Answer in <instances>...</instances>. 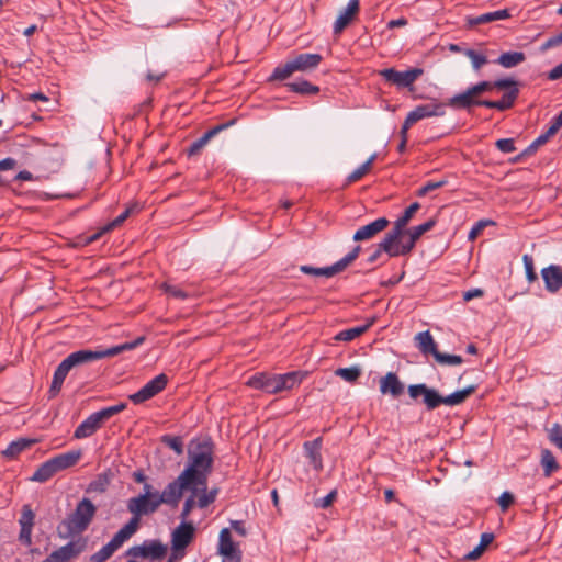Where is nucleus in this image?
Segmentation results:
<instances>
[{
	"instance_id": "1",
	"label": "nucleus",
	"mask_w": 562,
	"mask_h": 562,
	"mask_svg": "<svg viewBox=\"0 0 562 562\" xmlns=\"http://www.w3.org/2000/svg\"><path fill=\"white\" fill-rule=\"evenodd\" d=\"M145 340L144 336L137 337L133 341L116 345L106 349L89 350L81 349L68 355L56 368L50 387L48 390V398H54L60 392L63 383L67 374L75 368L86 363L97 361L103 358H110L120 355L123 351L132 350L140 346Z\"/></svg>"
},
{
	"instance_id": "2",
	"label": "nucleus",
	"mask_w": 562,
	"mask_h": 562,
	"mask_svg": "<svg viewBox=\"0 0 562 562\" xmlns=\"http://www.w3.org/2000/svg\"><path fill=\"white\" fill-rule=\"evenodd\" d=\"M475 385H469L463 390H459L450 395L443 396L436 389L429 387L425 383H419L408 385L407 393L414 401L422 397V403L426 406V409L434 411L440 405L456 406L463 403L475 392Z\"/></svg>"
},
{
	"instance_id": "3",
	"label": "nucleus",
	"mask_w": 562,
	"mask_h": 562,
	"mask_svg": "<svg viewBox=\"0 0 562 562\" xmlns=\"http://www.w3.org/2000/svg\"><path fill=\"white\" fill-rule=\"evenodd\" d=\"M213 468V451L209 442L198 446V451L190 452L189 463L181 472L195 486L207 488V479Z\"/></svg>"
},
{
	"instance_id": "4",
	"label": "nucleus",
	"mask_w": 562,
	"mask_h": 562,
	"mask_svg": "<svg viewBox=\"0 0 562 562\" xmlns=\"http://www.w3.org/2000/svg\"><path fill=\"white\" fill-rule=\"evenodd\" d=\"M306 376L305 372L292 371L284 374L256 373L247 381V385L269 394H277L297 386Z\"/></svg>"
},
{
	"instance_id": "5",
	"label": "nucleus",
	"mask_w": 562,
	"mask_h": 562,
	"mask_svg": "<svg viewBox=\"0 0 562 562\" xmlns=\"http://www.w3.org/2000/svg\"><path fill=\"white\" fill-rule=\"evenodd\" d=\"M95 513V505L89 498H82L75 510L58 526L59 536L68 538L83 532L91 524Z\"/></svg>"
},
{
	"instance_id": "6",
	"label": "nucleus",
	"mask_w": 562,
	"mask_h": 562,
	"mask_svg": "<svg viewBox=\"0 0 562 562\" xmlns=\"http://www.w3.org/2000/svg\"><path fill=\"white\" fill-rule=\"evenodd\" d=\"M323 60L319 54L302 53L289 59L286 63L281 64L274 68L270 81H282L291 77L294 72H307L316 69Z\"/></svg>"
},
{
	"instance_id": "7",
	"label": "nucleus",
	"mask_w": 562,
	"mask_h": 562,
	"mask_svg": "<svg viewBox=\"0 0 562 562\" xmlns=\"http://www.w3.org/2000/svg\"><path fill=\"white\" fill-rule=\"evenodd\" d=\"M160 505L158 495L148 497L146 494H139L138 496L130 498L126 506L127 510L132 514V517L127 524L122 527V529L132 537L139 527L140 517L156 513Z\"/></svg>"
},
{
	"instance_id": "8",
	"label": "nucleus",
	"mask_w": 562,
	"mask_h": 562,
	"mask_svg": "<svg viewBox=\"0 0 562 562\" xmlns=\"http://www.w3.org/2000/svg\"><path fill=\"white\" fill-rule=\"evenodd\" d=\"M81 452L68 451L57 454L43 462L30 477L33 482L44 483L52 479L57 472L74 467L80 459Z\"/></svg>"
},
{
	"instance_id": "9",
	"label": "nucleus",
	"mask_w": 562,
	"mask_h": 562,
	"mask_svg": "<svg viewBox=\"0 0 562 562\" xmlns=\"http://www.w3.org/2000/svg\"><path fill=\"white\" fill-rule=\"evenodd\" d=\"M495 89L493 81L483 80L473 86L468 87L464 91L451 97L448 100L450 108L454 110L470 111L473 106H482L483 100L480 95L484 92Z\"/></svg>"
},
{
	"instance_id": "10",
	"label": "nucleus",
	"mask_w": 562,
	"mask_h": 562,
	"mask_svg": "<svg viewBox=\"0 0 562 562\" xmlns=\"http://www.w3.org/2000/svg\"><path fill=\"white\" fill-rule=\"evenodd\" d=\"M126 406V403H119L92 413L76 428L74 437L82 439L92 436L104 422L123 412Z\"/></svg>"
},
{
	"instance_id": "11",
	"label": "nucleus",
	"mask_w": 562,
	"mask_h": 562,
	"mask_svg": "<svg viewBox=\"0 0 562 562\" xmlns=\"http://www.w3.org/2000/svg\"><path fill=\"white\" fill-rule=\"evenodd\" d=\"M189 492L190 495L186 498L180 514L182 521L187 520L195 506L199 508H205L211 505L216 499L218 490H207L203 486L193 485Z\"/></svg>"
},
{
	"instance_id": "12",
	"label": "nucleus",
	"mask_w": 562,
	"mask_h": 562,
	"mask_svg": "<svg viewBox=\"0 0 562 562\" xmlns=\"http://www.w3.org/2000/svg\"><path fill=\"white\" fill-rule=\"evenodd\" d=\"M360 251L361 247L358 245L355 246L344 258L329 267L315 268L312 266L303 265L300 267V271L305 274L331 278L335 274L344 271L351 262H353L358 258Z\"/></svg>"
},
{
	"instance_id": "13",
	"label": "nucleus",
	"mask_w": 562,
	"mask_h": 562,
	"mask_svg": "<svg viewBox=\"0 0 562 562\" xmlns=\"http://www.w3.org/2000/svg\"><path fill=\"white\" fill-rule=\"evenodd\" d=\"M449 106L448 102L442 103L436 100H432L429 103L419 104L414 110H412L405 121H404V131L409 130V127L417 123L420 120L432 117V116H443L446 114V108Z\"/></svg>"
},
{
	"instance_id": "14",
	"label": "nucleus",
	"mask_w": 562,
	"mask_h": 562,
	"mask_svg": "<svg viewBox=\"0 0 562 562\" xmlns=\"http://www.w3.org/2000/svg\"><path fill=\"white\" fill-rule=\"evenodd\" d=\"M193 484L180 473L176 480L168 483L158 498L160 504L168 505L172 508L177 507L184 491H190Z\"/></svg>"
},
{
	"instance_id": "15",
	"label": "nucleus",
	"mask_w": 562,
	"mask_h": 562,
	"mask_svg": "<svg viewBox=\"0 0 562 562\" xmlns=\"http://www.w3.org/2000/svg\"><path fill=\"white\" fill-rule=\"evenodd\" d=\"M422 68H411L405 71H398L394 68H385L379 71V75L391 85L396 86L398 89L408 88L413 89V83L423 75Z\"/></svg>"
},
{
	"instance_id": "16",
	"label": "nucleus",
	"mask_w": 562,
	"mask_h": 562,
	"mask_svg": "<svg viewBox=\"0 0 562 562\" xmlns=\"http://www.w3.org/2000/svg\"><path fill=\"white\" fill-rule=\"evenodd\" d=\"M168 383V376L165 373L156 375L148 381L139 391L128 396L135 405L142 404L165 390Z\"/></svg>"
},
{
	"instance_id": "17",
	"label": "nucleus",
	"mask_w": 562,
	"mask_h": 562,
	"mask_svg": "<svg viewBox=\"0 0 562 562\" xmlns=\"http://www.w3.org/2000/svg\"><path fill=\"white\" fill-rule=\"evenodd\" d=\"M167 547L159 540H146L139 546L131 547L126 554L133 558L159 560L165 557Z\"/></svg>"
},
{
	"instance_id": "18",
	"label": "nucleus",
	"mask_w": 562,
	"mask_h": 562,
	"mask_svg": "<svg viewBox=\"0 0 562 562\" xmlns=\"http://www.w3.org/2000/svg\"><path fill=\"white\" fill-rule=\"evenodd\" d=\"M406 224L398 218L394 222L391 231H389L382 239V248L386 249L389 257L402 256L400 240L403 235H407Z\"/></svg>"
},
{
	"instance_id": "19",
	"label": "nucleus",
	"mask_w": 562,
	"mask_h": 562,
	"mask_svg": "<svg viewBox=\"0 0 562 562\" xmlns=\"http://www.w3.org/2000/svg\"><path fill=\"white\" fill-rule=\"evenodd\" d=\"M130 538L131 536L124 529L121 528L105 546H103L99 551L90 555L89 561H108Z\"/></svg>"
},
{
	"instance_id": "20",
	"label": "nucleus",
	"mask_w": 562,
	"mask_h": 562,
	"mask_svg": "<svg viewBox=\"0 0 562 562\" xmlns=\"http://www.w3.org/2000/svg\"><path fill=\"white\" fill-rule=\"evenodd\" d=\"M86 548L85 540L70 541L53 551L43 562H68L77 558Z\"/></svg>"
},
{
	"instance_id": "21",
	"label": "nucleus",
	"mask_w": 562,
	"mask_h": 562,
	"mask_svg": "<svg viewBox=\"0 0 562 562\" xmlns=\"http://www.w3.org/2000/svg\"><path fill=\"white\" fill-rule=\"evenodd\" d=\"M218 553L223 555L222 562H240L241 551L232 540L231 531L224 528L220 532Z\"/></svg>"
},
{
	"instance_id": "22",
	"label": "nucleus",
	"mask_w": 562,
	"mask_h": 562,
	"mask_svg": "<svg viewBox=\"0 0 562 562\" xmlns=\"http://www.w3.org/2000/svg\"><path fill=\"white\" fill-rule=\"evenodd\" d=\"M194 536V526L190 522L182 521L171 535V546L173 552L184 550Z\"/></svg>"
},
{
	"instance_id": "23",
	"label": "nucleus",
	"mask_w": 562,
	"mask_h": 562,
	"mask_svg": "<svg viewBox=\"0 0 562 562\" xmlns=\"http://www.w3.org/2000/svg\"><path fill=\"white\" fill-rule=\"evenodd\" d=\"M236 122L235 119L218 124L212 128H210L207 132H205L200 138L195 139L191 143V145L187 149V154L189 157L196 156L200 154V151L205 147V145L212 139L214 136H216L220 132L228 128L229 126L234 125Z\"/></svg>"
},
{
	"instance_id": "24",
	"label": "nucleus",
	"mask_w": 562,
	"mask_h": 562,
	"mask_svg": "<svg viewBox=\"0 0 562 562\" xmlns=\"http://www.w3.org/2000/svg\"><path fill=\"white\" fill-rule=\"evenodd\" d=\"M435 225H436V220L435 218H430V220H428L427 222H425V223H423L420 225L413 226V227L408 228L407 229L408 240L401 244L402 256H405V255L409 254L414 249V247L416 245V241L425 233H427L430 229H432Z\"/></svg>"
},
{
	"instance_id": "25",
	"label": "nucleus",
	"mask_w": 562,
	"mask_h": 562,
	"mask_svg": "<svg viewBox=\"0 0 562 562\" xmlns=\"http://www.w3.org/2000/svg\"><path fill=\"white\" fill-rule=\"evenodd\" d=\"M389 225L390 221L386 217H379L375 221L371 222L370 224H367L357 229L356 233L353 234L352 239L355 241L372 239L379 233L384 231Z\"/></svg>"
},
{
	"instance_id": "26",
	"label": "nucleus",
	"mask_w": 562,
	"mask_h": 562,
	"mask_svg": "<svg viewBox=\"0 0 562 562\" xmlns=\"http://www.w3.org/2000/svg\"><path fill=\"white\" fill-rule=\"evenodd\" d=\"M541 277L544 282V288L550 293H557L562 289V267L558 265H550L541 269Z\"/></svg>"
},
{
	"instance_id": "27",
	"label": "nucleus",
	"mask_w": 562,
	"mask_h": 562,
	"mask_svg": "<svg viewBox=\"0 0 562 562\" xmlns=\"http://www.w3.org/2000/svg\"><path fill=\"white\" fill-rule=\"evenodd\" d=\"M359 9V0H350L334 23V34H340L358 14Z\"/></svg>"
},
{
	"instance_id": "28",
	"label": "nucleus",
	"mask_w": 562,
	"mask_h": 562,
	"mask_svg": "<svg viewBox=\"0 0 562 562\" xmlns=\"http://www.w3.org/2000/svg\"><path fill=\"white\" fill-rule=\"evenodd\" d=\"M380 392L382 394H390L396 398L403 394L404 384L396 373L389 372L380 380Z\"/></svg>"
},
{
	"instance_id": "29",
	"label": "nucleus",
	"mask_w": 562,
	"mask_h": 562,
	"mask_svg": "<svg viewBox=\"0 0 562 562\" xmlns=\"http://www.w3.org/2000/svg\"><path fill=\"white\" fill-rule=\"evenodd\" d=\"M322 441H323L322 438L318 437L314 440L306 441L303 445L306 457L310 460V464L316 471H321L323 469L322 454H321Z\"/></svg>"
},
{
	"instance_id": "30",
	"label": "nucleus",
	"mask_w": 562,
	"mask_h": 562,
	"mask_svg": "<svg viewBox=\"0 0 562 562\" xmlns=\"http://www.w3.org/2000/svg\"><path fill=\"white\" fill-rule=\"evenodd\" d=\"M518 95H519V89L513 88V89H509L508 91H506L503 94V97L501 98V100H497V101L490 100V101L483 102L482 106H485L488 109H496L498 111H505V110L510 109L514 105Z\"/></svg>"
},
{
	"instance_id": "31",
	"label": "nucleus",
	"mask_w": 562,
	"mask_h": 562,
	"mask_svg": "<svg viewBox=\"0 0 562 562\" xmlns=\"http://www.w3.org/2000/svg\"><path fill=\"white\" fill-rule=\"evenodd\" d=\"M509 16H510L509 11L507 9H504V10H497L494 12L483 13L477 16H468L467 23H468V26L474 27V26H477L481 24L492 23L494 21L505 20Z\"/></svg>"
},
{
	"instance_id": "32",
	"label": "nucleus",
	"mask_w": 562,
	"mask_h": 562,
	"mask_svg": "<svg viewBox=\"0 0 562 562\" xmlns=\"http://www.w3.org/2000/svg\"><path fill=\"white\" fill-rule=\"evenodd\" d=\"M415 340L417 342L418 349L424 355H429L430 353V355H432L435 357V353L438 351L437 344L435 342V340H434L431 334L429 333V330L418 333L415 336Z\"/></svg>"
},
{
	"instance_id": "33",
	"label": "nucleus",
	"mask_w": 562,
	"mask_h": 562,
	"mask_svg": "<svg viewBox=\"0 0 562 562\" xmlns=\"http://www.w3.org/2000/svg\"><path fill=\"white\" fill-rule=\"evenodd\" d=\"M526 60V55L522 52H506L502 53L495 60L496 64L503 68H514Z\"/></svg>"
},
{
	"instance_id": "34",
	"label": "nucleus",
	"mask_w": 562,
	"mask_h": 562,
	"mask_svg": "<svg viewBox=\"0 0 562 562\" xmlns=\"http://www.w3.org/2000/svg\"><path fill=\"white\" fill-rule=\"evenodd\" d=\"M373 322H374V319H371L364 325L341 330L335 335L334 340L351 341V340L356 339L357 337L361 336L362 334H364L373 325Z\"/></svg>"
},
{
	"instance_id": "35",
	"label": "nucleus",
	"mask_w": 562,
	"mask_h": 562,
	"mask_svg": "<svg viewBox=\"0 0 562 562\" xmlns=\"http://www.w3.org/2000/svg\"><path fill=\"white\" fill-rule=\"evenodd\" d=\"M290 91L302 94V95H314L319 92V87L311 83L305 79L296 80L286 83Z\"/></svg>"
},
{
	"instance_id": "36",
	"label": "nucleus",
	"mask_w": 562,
	"mask_h": 562,
	"mask_svg": "<svg viewBox=\"0 0 562 562\" xmlns=\"http://www.w3.org/2000/svg\"><path fill=\"white\" fill-rule=\"evenodd\" d=\"M33 443H35V440L33 439H25L21 438L15 441H12L7 449L3 451V454L7 458L13 459L16 456H19L22 451H24L26 448L31 447Z\"/></svg>"
},
{
	"instance_id": "37",
	"label": "nucleus",
	"mask_w": 562,
	"mask_h": 562,
	"mask_svg": "<svg viewBox=\"0 0 562 562\" xmlns=\"http://www.w3.org/2000/svg\"><path fill=\"white\" fill-rule=\"evenodd\" d=\"M376 159V154H372L367 161H364L361 166H359L356 170H353L346 179L345 186H349L358 180H360L363 176H366L372 168L373 161Z\"/></svg>"
},
{
	"instance_id": "38",
	"label": "nucleus",
	"mask_w": 562,
	"mask_h": 562,
	"mask_svg": "<svg viewBox=\"0 0 562 562\" xmlns=\"http://www.w3.org/2000/svg\"><path fill=\"white\" fill-rule=\"evenodd\" d=\"M540 462L543 468V474L547 477H549L554 471H557L559 469V464L555 460V457L548 449H543L541 451V461Z\"/></svg>"
},
{
	"instance_id": "39",
	"label": "nucleus",
	"mask_w": 562,
	"mask_h": 562,
	"mask_svg": "<svg viewBox=\"0 0 562 562\" xmlns=\"http://www.w3.org/2000/svg\"><path fill=\"white\" fill-rule=\"evenodd\" d=\"M463 54L471 60L474 70H480L484 65L487 64L486 56L474 49H463Z\"/></svg>"
},
{
	"instance_id": "40",
	"label": "nucleus",
	"mask_w": 562,
	"mask_h": 562,
	"mask_svg": "<svg viewBox=\"0 0 562 562\" xmlns=\"http://www.w3.org/2000/svg\"><path fill=\"white\" fill-rule=\"evenodd\" d=\"M337 376H340L347 382H355L360 375L361 370L359 367L339 368L335 371Z\"/></svg>"
},
{
	"instance_id": "41",
	"label": "nucleus",
	"mask_w": 562,
	"mask_h": 562,
	"mask_svg": "<svg viewBox=\"0 0 562 562\" xmlns=\"http://www.w3.org/2000/svg\"><path fill=\"white\" fill-rule=\"evenodd\" d=\"M434 358L442 366H459L463 362L461 356L442 353L439 350L435 353Z\"/></svg>"
},
{
	"instance_id": "42",
	"label": "nucleus",
	"mask_w": 562,
	"mask_h": 562,
	"mask_svg": "<svg viewBox=\"0 0 562 562\" xmlns=\"http://www.w3.org/2000/svg\"><path fill=\"white\" fill-rule=\"evenodd\" d=\"M35 514L29 504L23 505L21 517L19 520L20 527L33 528Z\"/></svg>"
},
{
	"instance_id": "43",
	"label": "nucleus",
	"mask_w": 562,
	"mask_h": 562,
	"mask_svg": "<svg viewBox=\"0 0 562 562\" xmlns=\"http://www.w3.org/2000/svg\"><path fill=\"white\" fill-rule=\"evenodd\" d=\"M161 442L172 449L178 456L183 453V442L180 437L165 435L161 438Z\"/></svg>"
},
{
	"instance_id": "44",
	"label": "nucleus",
	"mask_w": 562,
	"mask_h": 562,
	"mask_svg": "<svg viewBox=\"0 0 562 562\" xmlns=\"http://www.w3.org/2000/svg\"><path fill=\"white\" fill-rule=\"evenodd\" d=\"M495 222L492 220H480L477 221L468 235V240L474 241L483 232V229L487 226L494 225Z\"/></svg>"
},
{
	"instance_id": "45",
	"label": "nucleus",
	"mask_w": 562,
	"mask_h": 562,
	"mask_svg": "<svg viewBox=\"0 0 562 562\" xmlns=\"http://www.w3.org/2000/svg\"><path fill=\"white\" fill-rule=\"evenodd\" d=\"M522 262H524V267H525L526 279L530 283L535 282L538 279V276H537L536 270H535L532 257L527 255V254L524 255L522 256Z\"/></svg>"
},
{
	"instance_id": "46",
	"label": "nucleus",
	"mask_w": 562,
	"mask_h": 562,
	"mask_svg": "<svg viewBox=\"0 0 562 562\" xmlns=\"http://www.w3.org/2000/svg\"><path fill=\"white\" fill-rule=\"evenodd\" d=\"M109 477L106 474H100L98 475L97 480L92 481L90 484H89V491H92V492H99V493H103L105 492L108 485H109Z\"/></svg>"
},
{
	"instance_id": "47",
	"label": "nucleus",
	"mask_w": 562,
	"mask_h": 562,
	"mask_svg": "<svg viewBox=\"0 0 562 562\" xmlns=\"http://www.w3.org/2000/svg\"><path fill=\"white\" fill-rule=\"evenodd\" d=\"M161 289L170 296L179 300H186L189 295L187 292L178 288L177 285H171L168 283H162Z\"/></svg>"
},
{
	"instance_id": "48",
	"label": "nucleus",
	"mask_w": 562,
	"mask_h": 562,
	"mask_svg": "<svg viewBox=\"0 0 562 562\" xmlns=\"http://www.w3.org/2000/svg\"><path fill=\"white\" fill-rule=\"evenodd\" d=\"M493 86H495V89L497 90H506L513 88H518V82L513 78H502L493 81Z\"/></svg>"
},
{
	"instance_id": "49",
	"label": "nucleus",
	"mask_w": 562,
	"mask_h": 562,
	"mask_svg": "<svg viewBox=\"0 0 562 562\" xmlns=\"http://www.w3.org/2000/svg\"><path fill=\"white\" fill-rule=\"evenodd\" d=\"M495 146L498 150L505 154L513 153L516 149L513 138H501L496 140Z\"/></svg>"
},
{
	"instance_id": "50",
	"label": "nucleus",
	"mask_w": 562,
	"mask_h": 562,
	"mask_svg": "<svg viewBox=\"0 0 562 562\" xmlns=\"http://www.w3.org/2000/svg\"><path fill=\"white\" fill-rule=\"evenodd\" d=\"M420 209V204L418 202L412 203L404 213L398 217L400 221L405 223L406 225L409 223L414 214Z\"/></svg>"
},
{
	"instance_id": "51",
	"label": "nucleus",
	"mask_w": 562,
	"mask_h": 562,
	"mask_svg": "<svg viewBox=\"0 0 562 562\" xmlns=\"http://www.w3.org/2000/svg\"><path fill=\"white\" fill-rule=\"evenodd\" d=\"M515 502L514 495L510 492H503L498 498V505L503 512H506Z\"/></svg>"
},
{
	"instance_id": "52",
	"label": "nucleus",
	"mask_w": 562,
	"mask_h": 562,
	"mask_svg": "<svg viewBox=\"0 0 562 562\" xmlns=\"http://www.w3.org/2000/svg\"><path fill=\"white\" fill-rule=\"evenodd\" d=\"M550 440L557 447L562 449V426L557 424L552 427L550 431Z\"/></svg>"
},
{
	"instance_id": "53",
	"label": "nucleus",
	"mask_w": 562,
	"mask_h": 562,
	"mask_svg": "<svg viewBox=\"0 0 562 562\" xmlns=\"http://www.w3.org/2000/svg\"><path fill=\"white\" fill-rule=\"evenodd\" d=\"M336 495H337L336 491H331L325 497H322V498L315 501V506L318 508L329 507L333 504V502L335 501Z\"/></svg>"
},
{
	"instance_id": "54",
	"label": "nucleus",
	"mask_w": 562,
	"mask_h": 562,
	"mask_svg": "<svg viewBox=\"0 0 562 562\" xmlns=\"http://www.w3.org/2000/svg\"><path fill=\"white\" fill-rule=\"evenodd\" d=\"M132 207L126 209L124 212H122L116 218H114L108 226L106 231H110L116 226H120L131 214Z\"/></svg>"
},
{
	"instance_id": "55",
	"label": "nucleus",
	"mask_w": 562,
	"mask_h": 562,
	"mask_svg": "<svg viewBox=\"0 0 562 562\" xmlns=\"http://www.w3.org/2000/svg\"><path fill=\"white\" fill-rule=\"evenodd\" d=\"M547 143L546 139L542 138L541 135H539L524 151V154L529 155L535 153L540 146L544 145Z\"/></svg>"
},
{
	"instance_id": "56",
	"label": "nucleus",
	"mask_w": 562,
	"mask_h": 562,
	"mask_svg": "<svg viewBox=\"0 0 562 562\" xmlns=\"http://www.w3.org/2000/svg\"><path fill=\"white\" fill-rule=\"evenodd\" d=\"M547 78L551 81H555L562 78V63L552 68L548 74Z\"/></svg>"
},
{
	"instance_id": "57",
	"label": "nucleus",
	"mask_w": 562,
	"mask_h": 562,
	"mask_svg": "<svg viewBox=\"0 0 562 562\" xmlns=\"http://www.w3.org/2000/svg\"><path fill=\"white\" fill-rule=\"evenodd\" d=\"M382 252H386V249H383L382 248V240L376 245V248L374 249V251L369 256L368 258V262L369 263H373L375 262L380 256L382 255Z\"/></svg>"
},
{
	"instance_id": "58",
	"label": "nucleus",
	"mask_w": 562,
	"mask_h": 562,
	"mask_svg": "<svg viewBox=\"0 0 562 562\" xmlns=\"http://www.w3.org/2000/svg\"><path fill=\"white\" fill-rule=\"evenodd\" d=\"M32 529L33 528H23L20 530V540L25 544H31L32 541Z\"/></svg>"
},
{
	"instance_id": "59",
	"label": "nucleus",
	"mask_w": 562,
	"mask_h": 562,
	"mask_svg": "<svg viewBox=\"0 0 562 562\" xmlns=\"http://www.w3.org/2000/svg\"><path fill=\"white\" fill-rule=\"evenodd\" d=\"M231 527L235 532H237L239 536L245 537L247 535L246 528L244 526V522L241 520H233L231 522Z\"/></svg>"
},
{
	"instance_id": "60",
	"label": "nucleus",
	"mask_w": 562,
	"mask_h": 562,
	"mask_svg": "<svg viewBox=\"0 0 562 562\" xmlns=\"http://www.w3.org/2000/svg\"><path fill=\"white\" fill-rule=\"evenodd\" d=\"M493 540H494V535L492 532H484L481 535L480 543L477 546H480L481 548H483L485 550L486 547L493 542Z\"/></svg>"
},
{
	"instance_id": "61",
	"label": "nucleus",
	"mask_w": 562,
	"mask_h": 562,
	"mask_svg": "<svg viewBox=\"0 0 562 562\" xmlns=\"http://www.w3.org/2000/svg\"><path fill=\"white\" fill-rule=\"evenodd\" d=\"M484 291L481 289H472L463 293V300L465 302L471 301L474 297L483 296Z\"/></svg>"
},
{
	"instance_id": "62",
	"label": "nucleus",
	"mask_w": 562,
	"mask_h": 562,
	"mask_svg": "<svg viewBox=\"0 0 562 562\" xmlns=\"http://www.w3.org/2000/svg\"><path fill=\"white\" fill-rule=\"evenodd\" d=\"M16 160L14 158L8 157L0 160V170H11L15 168Z\"/></svg>"
},
{
	"instance_id": "63",
	"label": "nucleus",
	"mask_w": 562,
	"mask_h": 562,
	"mask_svg": "<svg viewBox=\"0 0 562 562\" xmlns=\"http://www.w3.org/2000/svg\"><path fill=\"white\" fill-rule=\"evenodd\" d=\"M407 132H408V130H405V131H404V124H403V125H402V128H401V132H400V134H401V142H400V144H398V146H397V150H398L400 153H403V151L405 150V148H406V143H407Z\"/></svg>"
},
{
	"instance_id": "64",
	"label": "nucleus",
	"mask_w": 562,
	"mask_h": 562,
	"mask_svg": "<svg viewBox=\"0 0 562 562\" xmlns=\"http://www.w3.org/2000/svg\"><path fill=\"white\" fill-rule=\"evenodd\" d=\"M484 552V549L481 548L480 546H476L472 551H470L467 555H465V559L467 560H476L479 559Z\"/></svg>"
}]
</instances>
